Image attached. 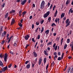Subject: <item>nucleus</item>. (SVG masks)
<instances>
[{"mask_svg": "<svg viewBox=\"0 0 73 73\" xmlns=\"http://www.w3.org/2000/svg\"><path fill=\"white\" fill-rule=\"evenodd\" d=\"M48 20L49 21V22H50V21H51V17H49L48 19Z\"/></svg>", "mask_w": 73, "mask_h": 73, "instance_id": "2f4dec72", "label": "nucleus"}, {"mask_svg": "<svg viewBox=\"0 0 73 73\" xmlns=\"http://www.w3.org/2000/svg\"><path fill=\"white\" fill-rule=\"evenodd\" d=\"M48 65H49V63L47 64L46 66V70H47V69H48Z\"/></svg>", "mask_w": 73, "mask_h": 73, "instance_id": "8fccbe9b", "label": "nucleus"}, {"mask_svg": "<svg viewBox=\"0 0 73 73\" xmlns=\"http://www.w3.org/2000/svg\"><path fill=\"white\" fill-rule=\"evenodd\" d=\"M18 24H19V27H20L21 28H22L23 27V25H22V24H21V23H19Z\"/></svg>", "mask_w": 73, "mask_h": 73, "instance_id": "bb28decb", "label": "nucleus"}, {"mask_svg": "<svg viewBox=\"0 0 73 73\" xmlns=\"http://www.w3.org/2000/svg\"><path fill=\"white\" fill-rule=\"evenodd\" d=\"M36 25H39V23L36 22Z\"/></svg>", "mask_w": 73, "mask_h": 73, "instance_id": "0e129e2a", "label": "nucleus"}, {"mask_svg": "<svg viewBox=\"0 0 73 73\" xmlns=\"http://www.w3.org/2000/svg\"><path fill=\"white\" fill-rule=\"evenodd\" d=\"M29 63V61H27L25 62V64H28Z\"/></svg>", "mask_w": 73, "mask_h": 73, "instance_id": "5fc2aeb1", "label": "nucleus"}, {"mask_svg": "<svg viewBox=\"0 0 73 73\" xmlns=\"http://www.w3.org/2000/svg\"><path fill=\"white\" fill-rule=\"evenodd\" d=\"M37 58H36L35 60L34 61H33L34 63L35 64H36L37 63Z\"/></svg>", "mask_w": 73, "mask_h": 73, "instance_id": "412c9836", "label": "nucleus"}, {"mask_svg": "<svg viewBox=\"0 0 73 73\" xmlns=\"http://www.w3.org/2000/svg\"><path fill=\"white\" fill-rule=\"evenodd\" d=\"M15 20H14V18H13L11 23V25H13V24H15Z\"/></svg>", "mask_w": 73, "mask_h": 73, "instance_id": "6e6552de", "label": "nucleus"}, {"mask_svg": "<svg viewBox=\"0 0 73 73\" xmlns=\"http://www.w3.org/2000/svg\"><path fill=\"white\" fill-rule=\"evenodd\" d=\"M9 53H11V54H12L13 55V54H13V52L12 51H10Z\"/></svg>", "mask_w": 73, "mask_h": 73, "instance_id": "49530a36", "label": "nucleus"}, {"mask_svg": "<svg viewBox=\"0 0 73 73\" xmlns=\"http://www.w3.org/2000/svg\"><path fill=\"white\" fill-rule=\"evenodd\" d=\"M67 42L68 44H69L70 42V39L69 38H68L67 39Z\"/></svg>", "mask_w": 73, "mask_h": 73, "instance_id": "cd10ccee", "label": "nucleus"}, {"mask_svg": "<svg viewBox=\"0 0 73 73\" xmlns=\"http://www.w3.org/2000/svg\"><path fill=\"white\" fill-rule=\"evenodd\" d=\"M48 7H49V5H50V2H48Z\"/></svg>", "mask_w": 73, "mask_h": 73, "instance_id": "bf43d9fd", "label": "nucleus"}, {"mask_svg": "<svg viewBox=\"0 0 73 73\" xmlns=\"http://www.w3.org/2000/svg\"><path fill=\"white\" fill-rule=\"evenodd\" d=\"M12 66V64H11L8 66L9 68H11V67Z\"/></svg>", "mask_w": 73, "mask_h": 73, "instance_id": "a18cd8bd", "label": "nucleus"}, {"mask_svg": "<svg viewBox=\"0 0 73 73\" xmlns=\"http://www.w3.org/2000/svg\"><path fill=\"white\" fill-rule=\"evenodd\" d=\"M44 4H45V2L44 1H42L41 4L40 5V8L41 9H43L44 8Z\"/></svg>", "mask_w": 73, "mask_h": 73, "instance_id": "7ed1b4c3", "label": "nucleus"}, {"mask_svg": "<svg viewBox=\"0 0 73 73\" xmlns=\"http://www.w3.org/2000/svg\"><path fill=\"white\" fill-rule=\"evenodd\" d=\"M7 69H8V66H6L5 67H3L1 69L3 72H5V71L6 70H7Z\"/></svg>", "mask_w": 73, "mask_h": 73, "instance_id": "423d86ee", "label": "nucleus"}, {"mask_svg": "<svg viewBox=\"0 0 73 73\" xmlns=\"http://www.w3.org/2000/svg\"><path fill=\"white\" fill-rule=\"evenodd\" d=\"M56 8V5H54L53 8V11H54V8Z\"/></svg>", "mask_w": 73, "mask_h": 73, "instance_id": "6e6d98bb", "label": "nucleus"}, {"mask_svg": "<svg viewBox=\"0 0 73 73\" xmlns=\"http://www.w3.org/2000/svg\"><path fill=\"white\" fill-rule=\"evenodd\" d=\"M15 12H16V11L14 10L13 9L10 11V12H9V13H10V14H12L13 13H15Z\"/></svg>", "mask_w": 73, "mask_h": 73, "instance_id": "2eb2a0df", "label": "nucleus"}, {"mask_svg": "<svg viewBox=\"0 0 73 73\" xmlns=\"http://www.w3.org/2000/svg\"><path fill=\"white\" fill-rule=\"evenodd\" d=\"M40 38V35H38V37L37 39L39 40Z\"/></svg>", "mask_w": 73, "mask_h": 73, "instance_id": "c03bdc74", "label": "nucleus"}, {"mask_svg": "<svg viewBox=\"0 0 73 73\" xmlns=\"http://www.w3.org/2000/svg\"><path fill=\"white\" fill-rule=\"evenodd\" d=\"M44 27H42V29L41 30L40 33H42V32H43V31H44Z\"/></svg>", "mask_w": 73, "mask_h": 73, "instance_id": "a878e982", "label": "nucleus"}, {"mask_svg": "<svg viewBox=\"0 0 73 73\" xmlns=\"http://www.w3.org/2000/svg\"><path fill=\"white\" fill-rule=\"evenodd\" d=\"M65 13H62L60 17L61 18H62V17H64V16H65Z\"/></svg>", "mask_w": 73, "mask_h": 73, "instance_id": "aec40b11", "label": "nucleus"}, {"mask_svg": "<svg viewBox=\"0 0 73 73\" xmlns=\"http://www.w3.org/2000/svg\"><path fill=\"white\" fill-rule=\"evenodd\" d=\"M57 48H58V46L56 45V46L55 47H54V49L55 50H57Z\"/></svg>", "mask_w": 73, "mask_h": 73, "instance_id": "c756f323", "label": "nucleus"}, {"mask_svg": "<svg viewBox=\"0 0 73 73\" xmlns=\"http://www.w3.org/2000/svg\"><path fill=\"white\" fill-rule=\"evenodd\" d=\"M0 66H2V67H4V65H3V63L1 60H0Z\"/></svg>", "mask_w": 73, "mask_h": 73, "instance_id": "a211bd4d", "label": "nucleus"}, {"mask_svg": "<svg viewBox=\"0 0 73 73\" xmlns=\"http://www.w3.org/2000/svg\"><path fill=\"white\" fill-rule=\"evenodd\" d=\"M56 43H54V44L53 46V48H54V47H55V46H56Z\"/></svg>", "mask_w": 73, "mask_h": 73, "instance_id": "603ef678", "label": "nucleus"}, {"mask_svg": "<svg viewBox=\"0 0 73 73\" xmlns=\"http://www.w3.org/2000/svg\"><path fill=\"white\" fill-rule=\"evenodd\" d=\"M13 46H17V44H16V42H15V43H14L13 44Z\"/></svg>", "mask_w": 73, "mask_h": 73, "instance_id": "de8ad7c7", "label": "nucleus"}, {"mask_svg": "<svg viewBox=\"0 0 73 73\" xmlns=\"http://www.w3.org/2000/svg\"><path fill=\"white\" fill-rule=\"evenodd\" d=\"M32 67L33 68H34V66H35V64H34V63H32Z\"/></svg>", "mask_w": 73, "mask_h": 73, "instance_id": "09e8293b", "label": "nucleus"}, {"mask_svg": "<svg viewBox=\"0 0 73 73\" xmlns=\"http://www.w3.org/2000/svg\"><path fill=\"white\" fill-rule=\"evenodd\" d=\"M44 20H42L40 22V24H42L43 23H44Z\"/></svg>", "mask_w": 73, "mask_h": 73, "instance_id": "58836bf2", "label": "nucleus"}, {"mask_svg": "<svg viewBox=\"0 0 73 73\" xmlns=\"http://www.w3.org/2000/svg\"><path fill=\"white\" fill-rule=\"evenodd\" d=\"M52 7H53V5H52V4H51V6L50 7V9H52Z\"/></svg>", "mask_w": 73, "mask_h": 73, "instance_id": "13d9d810", "label": "nucleus"}, {"mask_svg": "<svg viewBox=\"0 0 73 73\" xmlns=\"http://www.w3.org/2000/svg\"><path fill=\"white\" fill-rule=\"evenodd\" d=\"M6 33H6V32H4L2 33L1 37H4V36H5V34H6Z\"/></svg>", "mask_w": 73, "mask_h": 73, "instance_id": "9b49d317", "label": "nucleus"}, {"mask_svg": "<svg viewBox=\"0 0 73 73\" xmlns=\"http://www.w3.org/2000/svg\"><path fill=\"white\" fill-rule=\"evenodd\" d=\"M33 55L35 57H37V54L36 53V52L35 51H34L33 52Z\"/></svg>", "mask_w": 73, "mask_h": 73, "instance_id": "9d476101", "label": "nucleus"}, {"mask_svg": "<svg viewBox=\"0 0 73 73\" xmlns=\"http://www.w3.org/2000/svg\"><path fill=\"white\" fill-rule=\"evenodd\" d=\"M70 73H73V68H72L71 70Z\"/></svg>", "mask_w": 73, "mask_h": 73, "instance_id": "79ce46f5", "label": "nucleus"}, {"mask_svg": "<svg viewBox=\"0 0 73 73\" xmlns=\"http://www.w3.org/2000/svg\"><path fill=\"white\" fill-rule=\"evenodd\" d=\"M58 56H60V55H61V53H60V52H58Z\"/></svg>", "mask_w": 73, "mask_h": 73, "instance_id": "4d7b16f0", "label": "nucleus"}, {"mask_svg": "<svg viewBox=\"0 0 73 73\" xmlns=\"http://www.w3.org/2000/svg\"><path fill=\"white\" fill-rule=\"evenodd\" d=\"M73 13V10H69V13Z\"/></svg>", "mask_w": 73, "mask_h": 73, "instance_id": "c9c22d12", "label": "nucleus"}, {"mask_svg": "<svg viewBox=\"0 0 73 73\" xmlns=\"http://www.w3.org/2000/svg\"><path fill=\"white\" fill-rule=\"evenodd\" d=\"M32 19V16L31 15L29 17V19L31 20V19Z\"/></svg>", "mask_w": 73, "mask_h": 73, "instance_id": "e2e57ef3", "label": "nucleus"}, {"mask_svg": "<svg viewBox=\"0 0 73 73\" xmlns=\"http://www.w3.org/2000/svg\"><path fill=\"white\" fill-rule=\"evenodd\" d=\"M32 41L34 42H36L35 40V39L34 38H33L32 39Z\"/></svg>", "mask_w": 73, "mask_h": 73, "instance_id": "a19ab883", "label": "nucleus"}, {"mask_svg": "<svg viewBox=\"0 0 73 73\" xmlns=\"http://www.w3.org/2000/svg\"><path fill=\"white\" fill-rule=\"evenodd\" d=\"M26 13H27V11H25L23 12L22 13L23 17H24V15Z\"/></svg>", "mask_w": 73, "mask_h": 73, "instance_id": "4468645a", "label": "nucleus"}, {"mask_svg": "<svg viewBox=\"0 0 73 73\" xmlns=\"http://www.w3.org/2000/svg\"><path fill=\"white\" fill-rule=\"evenodd\" d=\"M30 37V36L29 35H27L26 36H24V38L26 40H28L29 38Z\"/></svg>", "mask_w": 73, "mask_h": 73, "instance_id": "0eeeda50", "label": "nucleus"}, {"mask_svg": "<svg viewBox=\"0 0 73 73\" xmlns=\"http://www.w3.org/2000/svg\"><path fill=\"white\" fill-rule=\"evenodd\" d=\"M35 27V26L33 24L32 25V29H33Z\"/></svg>", "mask_w": 73, "mask_h": 73, "instance_id": "3c124183", "label": "nucleus"}, {"mask_svg": "<svg viewBox=\"0 0 73 73\" xmlns=\"http://www.w3.org/2000/svg\"><path fill=\"white\" fill-rule=\"evenodd\" d=\"M30 46V45L29 44H27L26 45V46L25 47V49H27V48H28V46Z\"/></svg>", "mask_w": 73, "mask_h": 73, "instance_id": "864d4df0", "label": "nucleus"}, {"mask_svg": "<svg viewBox=\"0 0 73 73\" xmlns=\"http://www.w3.org/2000/svg\"><path fill=\"white\" fill-rule=\"evenodd\" d=\"M41 62H42V59L41 58H40L38 62L39 65H41Z\"/></svg>", "mask_w": 73, "mask_h": 73, "instance_id": "1a4fd4ad", "label": "nucleus"}, {"mask_svg": "<svg viewBox=\"0 0 73 73\" xmlns=\"http://www.w3.org/2000/svg\"><path fill=\"white\" fill-rule=\"evenodd\" d=\"M49 30H47L45 31L44 34L46 33V35H48V34H49Z\"/></svg>", "mask_w": 73, "mask_h": 73, "instance_id": "f8f14e48", "label": "nucleus"}, {"mask_svg": "<svg viewBox=\"0 0 73 73\" xmlns=\"http://www.w3.org/2000/svg\"><path fill=\"white\" fill-rule=\"evenodd\" d=\"M32 7H33L34 8L35 7V4H33V5L32 6Z\"/></svg>", "mask_w": 73, "mask_h": 73, "instance_id": "052dcab7", "label": "nucleus"}, {"mask_svg": "<svg viewBox=\"0 0 73 73\" xmlns=\"http://www.w3.org/2000/svg\"><path fill=\"white\" fill-rule=\"evenodd\" d=\"M5 3H3V4L1 5V7H2V8H4V7L5 6Z\"/></svg>", "mask_w": 73, "mask_h": 73, "instance_id": "72a5a7b5", "label": "nucleus"}, {"mask_svg": "<svg viewBox=\"0 0 73 73\" xmlns=\"http://www.w3.org/2000/svg\"><path fill=\"white\" fill-rule=\"evenodd\" d=\"M4 56V55H3V54H0V58H3V57Z\"/></svg>", "mask_w": 73, "mask_h": 73, "instance_id": "7c9ffc66", "label": "nucleus"}, {"mask_svg": "<svg viewBox=\"0 0 73 73\" xmlns=\"http://www.w3.org/2000/svg\"><path fill=\"white\" fill-rule=\"evenodd\" d=\"M64 54L63 53H62V55L61 56V58H62V59H63V58H64L63 57H64Z\"/></svg>", "mask_w": 73, "mask_h": 73, "instance_id": "4c0bfd02", "label": "nucleus"}, {"mask_svg": "<svg viewBox=\"0 0 73 73\" xmlns=\"http://www.w3.org/2000/svg\"><path fill=\"white\" fill-rule=\"evenodd\" d=\"M3 28H4V26H1L0 27V32H3Z\"/></svg>", "mask_w": 73, "mask_h": 73, "instance_id": "dca6fc26", "label": "nucleus"}, {"mask_svg": "<svg viewBox=\"0 0 73 73\" xmlns=\"http://www.w3.org/2000/svg\"><path fill=\"white\" fill-rule=\"evenodd\" d=\"M4 56V60L5 62H7V53H5Z\"/></svg>", "mask_w": 73, "mask_h": 73, "instance_id": "20e7f679", "label": "nucleus"}, {"mask_svg": "<svg viewBox=\"0 0 73 73\" xmlns=\"http://www.w3.org/2000/svg\"><path fill=\"white\" fill-rule=\"evenodd\" d=\"M43 62L44 64H45V63L46 62V58L45 57L44 58L43 60Z\"/></svg>", "mask_w": 73, "mask_h": 73, "instance_id": "f3484780", "label": "nucleus"}, {"mask_svg": "<svg viewBox=\"0 0 73 73\" xmlns=\"http://www.w3.org/2000/svg\"><path fill=\"white\" fill-rule=\"evenodd\" d=\"M44 54L46 55V56H48V54L47 53V52L45 50H44Z\"/></svg>", "mask_w": 73, "mask_h": 73, "instance_id": "b1692460", "label": "nucleus"}, {"mask_svg": "<svg viewBox=\"0 0 73 73\" xmlns=\"http://www.w3.org/2000/svg\"><path fill=\"white\" fill-rule=\"evenodd\" d=\"M56 26V24L54 23H52V25H51V26L52 27H53V26Z\"/></svg>", "mask_w": 73, "mask_h": 73, "instance_id": "473e14b6", "label": "nucleus"}, {"mask_svg": "<svg viewBox=\"0 0 73 73\" xmlns=\"http://www.w3.org/2000/svg\"><path fill=\"white\" fill-rule=\"evenodd\" d=\"M67 46H68V45H67V44H66L64 45V49H66V48L67 47Z\"/></svg>", "mask_w": 73, "mask_h": 73, "instance_id": "f704fd0d", "label": "nucleus"}, {"mask_svg": "<svg viewBox=\"0 0 73 73\" xmlns=\"http://www.w3.org/2000/svg\"><path fill=\"white\" fill-rule=\"evenodd\" d=\"M68 58H69V59H71V58H72V57L71 56H68Z\"/></svg>", "mask_w": 73, "mask_h": 73, "instance_id": "338daca9", "label": "nucleus"}, {"mask_svg": "<svg viewBox=\"0 0 73 73\" xmlns=\"http://www.w3.org/2000/svg\"><path fill=\"white\" fill-rule=\"evenodd\" d=\"M72 31H70V34L71 35V34H72Z\"/></svg>", "mask_w": 73, "mask_h": 73, "instance_id": "774afa93", "label": "nucleus"}, {"mask_svg": "<svg viewBox=\"0 0 73 73\" xmlns=\"http://www.w3.org/2000/svg\"><path fill=\"white\" fill-rule=\"evenodd\" d=\"M49 14H50V12L49 11H48L46 13H45L43 15L44 18H46L49 15Z\"/></svg>", "mask_w": 73, "mask_h": 73, "instance_id": "f03ea898", "label": "nucleus"}, {"mask_svg": "<svg viewBox=\"0 0 73 73\" xmlns=\"http://www.w3.org/2000/svg\"><path fill=\"white\" fill-rule=\"evenodd\" d=\"M30 64H29L26 66V68H27V69H29V68H30Z\"/></svg>", "mask_w": 73, "mask_h": 73, "instance_id": "4be33fe9", "label": "nucleus"}, {"mask_svg": "<svg viewBox=\"0 0 73 73\" xmlns=\"http://www.w3.org/2000/svg\"><path fill=\"white\" fill-rule=\"evenodd\" d=\"M70 70H71V67H70L68 68V69L67 70V73H69V71H70Z\"/></svg>", "mask_w": 73, "mask_h": 73, "instance_id": "5701e85b", "label": "nucleus"}, {"mask_svg": "<svg viewBox=\"0 0 73 73\" xmlns=\"http://www.w3.org/2000/svg\"><path fill=\"white\" fill-rule=\"evenodd\" d=\"M58 13V11H57V10H56L54 15V17H56V16H57V15Z\"/></svg>", "mask_w": 73, "mask_h": 73, "instance_id": "ddd939ff", "label": "nucleus"}, {"mask_svg": "<svg viewBox=\"0 0 73 73\" xmlns=\"http://www.w3.org/2000/svg\"><path fill=\"white\" fill-rule=\"evenodd\" d=\"M55 21L56 22V23H57V22H58V19L56 18L55 19Z\"/></svg>", "mask_w": 73, "mask_h": 73, "instance_id": "ea45409f", "label": "nucleus"}, {"mask_svg": "<svg viewBox=\"0 0 73 73\" xmlns=\"http://www.w3.org/2000/svg\"><path fill=\"white\" fill-rule=\"evenodd\" d=\"M73 46V41L72 42L71 44H70V46Z\"/></svg>", "mask_w": 73, "mask_h": 73, "instance_id": "37998d69", "label": "nucleus"}, {"mask_svg": "<svg viewBox=\"0 0 73 73\" xmlns=\"http://www.w3.org/2000/svg\"><path fill=\"white\" fill-rule=\"evenodd\" d=\"M62 59L60 57H59L58 58V61H60V60H62Z\"/></svg>", "mask_w": 73, "mask_h": 73, "instance_id": "c85d7f7f", "label": "nucleus"}, {"mask_svg": "<svg viewBox=\"0 0 73 73\" xmlns=\"http://www.w3.org/2000/svg\"><path fill=\"white\" fill-rule=\"evenodd\" d=\"M43 44L42 43H41L40 44V47H41V48H42V47H43Z\"/></svg>", "mask_w": 73, "mask_h": 73, "instance_id": "680f3d73", "label": "nucleus"}, {"mask_svg": "<svg viewBox=\"0 0 73 73\" xmlns=\"http://www.w3.org/2000/svg\"><path fill=\"white\" fill-rule=\"evenodd\" d=\"M60 37H57L56 38V40H57V41H59V39H60Z\"/></svg>", "mask_w": 73, "mask_h": 73, "instance_id": "e433bc0d", "label": "nucleus"}, {"mask_svg": "<svg viewBox=\"0 0 73 73\" xmlns=\"http://www.w3.org/2000/svg\"><path fill=\"white\" fill-rule=\"evenodd\" d=\"M27 0H24L23 1H21L20 2L21 3V5H23L25 4L26 3H27Z\"/></svg>", "mask_w": 73, "mask_h": 73, "instance_id": "39448f33", "label": "nucleus"}, {"mask_svg": "<svg viewBox=\"0 0 73 73\" xmlns=\"http://www.w3.org/2000/svg\"><path fill=\"white\" fill-rule=\"evenodd\" d=\"M70 3V0H68L66 2V5H68Z\"/></svg>", "mask_w": 73, "mask_h": 73, "instance_id": "6ab92c4d", "label": "nucleus"}, {"mask_svg": "<svg viewBox=\"0 0 73 73\" xmlns=\"http://www.w3.org/2000/svg\"><path fill=\"white\" fill-rule=\"evenodd\" d=\"M8 16V13H7L5 14V18H7Z\"/></svg>", "mask_w": 73, "mask_h": 73, "instance_id": "393cba45", "label": "nucleus"}, {"mask_svg": "<svg viewBox=\"0 0 73 73\" xmlns=\"http://www.w3.org/2000/svg\"><path fill=\"white\" fill-rule=\"evenodd\" d=\"M53 35V36H56V35H57V34H56V33H54Z\"/></svg>", "mask_w": 73, "mask_h": 73, "instance_id": "69168bd1", "label": "nucleus"}, {"mask_svg": "<svg viewBox=\"0 0 73 73\" xmlns=\"http://www.w3.org/2000/svg\"><path fill=\"white\" fill-rule=\"evenodd\" d=\"M69 21V19H66V21L65 23L66 25V27H67L70 24V22Z\"/></svg>", "mask_w": 73, "mask_h": 73, "instance_id": "f257e3e1", "label": "nucleus"}]
</instances>
